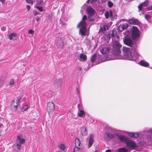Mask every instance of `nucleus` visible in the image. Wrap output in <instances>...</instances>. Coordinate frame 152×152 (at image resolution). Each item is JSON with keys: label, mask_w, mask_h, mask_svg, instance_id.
Returning a JSON list of instances; mask_svg holds the SVG:
<instances>
[{"label": "nucleus", "mask_w": 152, "mask_h": 152, "mask_svg": "<svg viewBox=\"0 0 152 152\" xmlns=\"http://www.w3.org/2000/svg\"><path fill=\"white\" fill-rule=\"evenodd\" d=\"M102 31H103V28H102Z\"/></svg>", "instance_id": "nucleus-58"}, {"label": "nucleus", "mask_w": 152, "mask_h": 152, "mask_svg": "<svg viewBox=\"0 0 152 152\" xmlns=\"http://www.w3.org/2000/svg\"><path fill=\"white\" fill-rule=\"evenodd\" d=\"M33 13L35 15L39 14V13H38L36 10H34L33 11Z\"/></svg>", "instance_id": "nucleus-42"}, {"label": "nucleus", "mask_w": 152, "mask_h": 152, "mask_svg": "<svg viewBox=\"0 0 152 152\" xmlns=\"http://www.w3.org/2000/svg\"><path fill=\"white\" fill-rule=\"evenodd\" d=\"M79 104L77 105L78 108V112L77 113L78 115L80 117H84L85 116L84 111L83 110H80Z\"/></svg>", "instance_id": "nucleus-17"}, {"label": "nucleus", "mask_w": 152, "mask_h": 152, "mask_svg": "<svg viewBox=\"0 0 152 152\" xmlns=\"http://www.w3.org/2000/svg\"><path fill=\"white\" fill-rule=\"evenodd\" d=\"M96 57V55L94 54L91 58V61L92 62H94V61H95Z\"/></svg>", "instance_id": "nucleus-32"}, {"label": "nucleus", "mask_w": 152, "mask_h": 152, "mask_svg": "<svg viewBox=\"0 0 152 152\" xmlns=\"http://www.w3.org/2000/svg\"><path fill=\"white\" fill-rule=\"evenodd\" d=\"M89 137L88 144V148H89L91 146L94 142L93 135H89Z\"/></svg>", "instance_id": "nucleus-15"}, {"label": "nucleus", "mask_w": 152, "mask_h": 152, "mask_svg": "<svg viewBox=\"0 0 152 152\" xmlns=\"http://www.w3.org/2000/svg\"><path fill=\"white\" fill-rule=\"evenodd\" d=\"M0 1H1V2L2 3V4H4V3L5 2V0H0Z\"/></svg>", "instance_id": "nucleus-44"}, {"label": "nucleus", "mask_w": 152, "mask_h": 152, "mask_svg": "<svg viewBox=\"0 0 152 152\" xmlns=\"http://www.w3.org/2000/svg\"><path fill=\"white\" fill-rule=\"evenodd\" d=\"M140 64L141 66L145 67L148 66L149 65L148 63L143 60L140 61Z\"/></svg>", "instance_id": "nucleus-25"}, {"label": "nucleus", "mask_w": 152, "mask_h": 152, "mask_svg": "<svg viewBox=\"0 0 152 152\" xmlns=\"http://www.w3.org/2000/svg\"><path fill=\"white\" fill-rule=\"evenodd\" d=\"M94 152H98V151L97 150H96Z\"/></svg>", "instance_id": "nucleus-54"}, {"label": "nucleus", "mask_w": 152, "mask_h": 152, "mask_svg": "<svg viewBox=\"0 0 152 152\" xmlns=\"http://www.w3.org/2000/svg\"><path fill=\"white\" fill-rule=\"evenodd\" d=\"M83 12V11H82V10H81V13H82V12Z\"/></svg>", "instance_id": "nucleus-56"}, {"label": "nucleus", "mask_w": 152, "mask_h": 152, "mask_svg": "<svg viewBox=\"0 0 152 152\" xmlns=\"http://www.w3.org/2000/svg\"><path fill=\"white\" fill-rule=\"evenodd\" d=\"M145 18L147 20L149 21L150 19H151V16L149 14H145Z\"/></svg>", "instance_id": "nucleus-29"}, {"label": "nucleus", "mask_w": 152, "mask_h": 152, "mask_svg": "<svg viewBox=\"0 0 152 152\" xmlns=\"http://www.w3.org/2000/svg\"><path fill=\"white\" fill-rule=\"evenodd\" d=\"M1 29L2 31H4L6 30V27L4 26H2L1 28Z\"/></svg>", "instance_id": "nucleus-41"}, {"label": "nucleus", "mask_w": 152, "mask_h": 152, "mask_svg": "<svg viewBox=\"0 0 152 152\" xmlns=\"http://www.w3.org/2000/svg\"><path fill=\"white\" fill-rule=\"evenodd\" d=\"M20 101V99H18L13 100L11 103V107L12 110H16Z\"/></svg>", "instance_id": "nucleus-7"}, {"label": "nucleus", "mask_w": 152, "mask_h": 152, "mask_svg": "<svg viewBox=\"0 0 152 152\" xmlns=\"http://www.w3.org/2000/svg\"><path fill=\"white\" fill-rule=\"evenodd\" d=\"M58 148L64 152H66L67 151L66 147L64 144H61L59 145L58 146Z\"/></svg>", "instance_id": "nucleus-21"}, {"label": "nucleus", "mask_w": 152, "mask_h": 152, "mask_svg": "<svg viewBox=\"0 0 152 152\" xmlns=\"http://www.w3.org/2000/svg\"><path fill=\"white\" fill-rule=\"evenodd\" d=\"M129 26V25L127 23H124L120 25L118 27L119 31L121 32L125 29H126Z\"/></svg>", "instance_id": "nucleus-12"}, {"label": "nucleus", "mask_w": 152, "mask_h": 152, "mask_svg": "<svg viewBox=\"0 0 152 152\" xmlns=\"http://www.w3.org/2000/svg\"><path fill=\"white\" fill-rule=\"evenodd\" d=\"M26 8H27V9L28 10V11H29V10L30 9V6L28 5H27L26 6Z\"/></svg>", "instance_id": "nucleus-43"}, {"label": "nucleus", "mask_w": 152, "mask_h": 152, "mask_svg": "<svg viewBox=\"0 0 152 152\" xmlns=\"http://www.w3.org/2000/svg\"><path fill=\"white\" fill-rule=\"evenodd\" d=\"M118 138L121 141L123 142H125V143H126V142L128 139V138L127 137L125 136L122 135L118 136Z\"/></svg>", "instance_id": "nucleus-19"}, {"label": "nucleus", "mask_w": 152, "mask_h": 152, "mask_svg": "<svg viewBox=\"0 0 152 152\" xmlns=\"http://www.w3.org/2000/svg\"><path fill=\"white\" fill-rule=\"evenodd\" d=\"M86 20L88 21L91 20V19L89 18V16L88 18L87 19L86 16L85 15L83 17L82 20L77 25V27H80L79 33L80 35L82 36L84 35L88 36L89 34V30H87L86 27L87 23L85 21Z\"/></svg>", "instance_id": "nucleus-2"}, {"label": "nucleus", "mask_w": 152, "mask_h": 152, "mask_svg": "<svg viewBox=\"0 0 152 152\" xmlns=\"http://www.w3.org/2000/svg\"><path fill=\"white\" fill-rule=\"evenodd\" d=\"M122 45L117 41H115L112 42V55H110V58H108L110 60L115 59H120L124 58L128 60L136 61V58L134 53H132L130 49L124 47L123 50L124 53V57H123L121 55V51L120 48Z\"/></svg>", "instance_id": "nucleus-1"}, {"label": "nucleus", "mask_w": 152, "mask_h": 152, "mask_svg": "<svg viewBox=\"0 0 152 152\" xmlns=\"http://www.w3.org/2000/svg\"><path fill=\"white\" fill-rule=\"evenodd\" d=\"M113 5V3L111 1H109L108 2V5L109 7H111Z\"/></svg>", "instance_id": "nucleus-34"}, {"label": "nucleus", "mask_w": 152, "mask_h": 152, "mask_svg": "<svg viewBox=\"0 0 152 152\" xmlns=\"http://www.w3.org/2000/svg\"><path fill=\"white\" fill-rule=\"evenodd\" d=\"M87 56L86 55L82 53L80 54L79 59L81 61H85L87 59Z\"/></svg>", "instance_id": "nucleus-23"}, {"label": "nucleus", "mask_w": 152, "mask_h": 152, "mask_svg": "<svg viewBox=\"0 0 152 152\" xmlns=\"http://www.w3.org/2000/svg\"><path fill=\"white\" fill-rule=\"evenodd\" d=\"M147 132L149 134V133H152V130H149L147 131Z\"/></svg>", "instance_id": "nucleus-45"}, {"label": "nucleus", "mask_w": 152, "mask_h": 152, "mask_svg": "<svg viewBox=\"0 0 152 152\" xmlns=\"http://www.w3.org/2000/svg\"><path fill=\"white\" fill-rule=\"evenodd\" d=\"M25 1L27 3L33 5V1L32 0H25Z\"/></svg>", "instance_id": "nucleus-37"}, {"label": "nucleus", "mask_w": 152, "mask_h": 152, "mask_svg": "<svg viewBox=\"0 0 152 152\" xmlns=\"http://www.w3.org/2000/svg\"><path fill=\"white\" fill-rule=\"evenodd\" d=\"M36 19L37 21H39L40 20V18L39 17H37Z\"/></svg>", "instance_id": "nucleus-47"}, {"label": "nucleus", "mask_w": 152, "mask_h": 152, "mask_svg": "<svg viewBox=\"0 0 152 152\" xmlns=\"http://www.w3.org/2000/svg\"><path fill=\"white\" fill-rule=\"evenodd\" d=\"M87 13L90 16H92L94 13V10L91 7H88L86 9Z\"/></svg>", "instance_id": "nucleus-14"}, {"label": "nucleus", "mask_w": 152, "mask_h": 152, "mask_svg": "<svg viewBox=\"0 0 152 152\" xmlns=\"http://www.w3.org/2000/svg\"><path fill=\"white\" fill-rule=\"evenodd\" d=\"M28 33L30 34H33L34 33V31L32 29H30L28 31Z\"/></svg>", "instance_id": "nucleus-39"}, {"label": "nucleus", "mask_w": 152, "mask_h": 152, "mask_svg": "<svg viewBox=\"0 0 152 152\" xmlns=\"http://www.w3.org/2000/svg\"><path fill=\"white\" fill-rule=\"evenodd\" d=\"M55 110L54 104L52 102H49L47 104V110L49 114L53 113Z\"/></svg>", "instance_id": "nucleus-6"}, {"label": "nucleus", "mask_w": 152, "mask_h": 152, "mask_svg": "<svg viewBox=\"0 0 152 152\" xmlns=\"http://www.w3.org/2000/svg\"><path fill=\"white\" fill-rule=\"evenodd\" d=\"M122 20L128 22L131 24L138 25L139 23V22L137 19L134 18H132L128 20L123 19Z\"/></svg>", "instance_id": "nucleus-8"}, {"label": "nucleus", "mask_w": 152, "mask_h": 152, "mask_svg": "<svg viewBox=\"0 0 152 152\" xmlns=\"http://www.w3.org/2000/svg\"><path fill=\"white\" fill-rule=\"evenodd\" d=\"M111 36L112 37H113L114 36V32H112V34H111Z\"/></svg>", "instance_id": "nucleus-48"}, {"label": "nucleus", "mask_w": 152, "mask_h": 152, "mask_svg": "<svg viewBox=\"0 0 152 152\" xmlns=\"http://www.w3.org/2000/svg\"><path fill=\"white\" fill-rule=\"evenodd\" d=\"M15 81L14 79H11L9 82V85H12L14 84Z\"/></svg>", "instance_id": "nucleus-35"}, {"label": "nucleus", "mask_w": 152, "mask_h": 152, "mask_svg": "<svg viewBox=\"0 0 152 152\" xmlns=\"http://www.w3.org/2000/svg\"><path fill=\"white\" fill-rule=\"evenodd\" d=\"M1 80L0 79V84H1Z\"/></svg>", "instance_id": "nucleus-53"}, {"label": "nucleus", "mask_w": 152, "mask_h": 152, "mask_svg": "<svg viewBox=\"0 0 152 152\" xmlns=\"http://www.w3.org/2000/svg\"><path fill=\"white\" fill-rule=\"evenodd\" d=\"M73 152H74V151H73Z\"/></svg>", "instance_id": "nucleus-59"}, {"label": "nucleus", "mask_w": 152, "mask_h": 152, "mask_svg": "<svg viewBox=\"0 0 152 152\" xmlns=\"http://www.w3.org/2000/svg\"><path fill=\"white\" fill-rule=\"evenodd\" d=\"M104 15L106 18H108L109 17H112V12L111 10L107 11L104 14Z\"/></svg>", "instance_id": "nucleus-24"}, {"label": "nucleus", "mask_w": 152, "mask_h": 152, "mask_svg": "<svg viewBox=\"0 0 152 152\" xmlns=\"http://www.w3.org/2000/svg\"><path fill=\"white\" fill-rule=\"evenodd\" d=\"M64 42L63 40L60 38H58L57 39V47L58 48L62 49L64 46Z\"/></svg>", "instance_id": "nucleus-10"}, {"label": "nucleus", "mask_w": 152, "mask_h": 152, "mask_svg": "<svg viewBox=\"0 0 152 152\" xmlns=\"http://www.w3.org/2000/svg\"><path fill=\"white\" fill-rule=\"evenodd\" d=\"M2 125V124L0 122V127Z\"/></svg>", "instance_id": "nucleus-50"}, {"label": "nucleus", "mask_w": 152, "mask_h": 152, "mask_svg": "<svg viewBox=\"0 0 152 152\" xmlns=\"http://www.w3.org/2000/svg\"><path fill=\"white\" fill-rule=\"evenodd\" d=\"M28 107L27 105H26L25 106H24L22 108V111H24L26 110H27L28 109Z\"/></svg>", "instance_id": "nucleus-31"}, {"label": "nucleus", "mask_w": 152, "mask_h": 152, "mask_svg": "<svg viewBox=\"0 0 152 152\" xmlns=\"http://www.w3.org/2000/svg\"><path fill=\"white\" fill-rule=\"evenodd\" d=\"M80 132L81 134L83 136H86L88 134L87 132L86 128L84 126L82 127L81 128Z\"/></svg>", "instance_id": "nucleus-20"}, {"label": "nucleus", "mask_w": 152, "mask_h": 152, "mask_svg": "<svg viewBox=\"0 0 152 152\" xmlns=\"http://www.w3.org/2000/svg\"><path fill=\"white\" fill-rule=\"evenodd\" d=\"M150 13H151V14H152V12H150Z\"/></svg>", "instance_id": "nucleus-57"}, {"label": "nucleus", "mask_w": 152, "mask_h": 152, "mask_svg": "<svg viewBox=\"0 0 152 152\" xmlns=\"http://www.w3.org/2000/svg\"><path fill=\"white\" fill-rule=\"evenodd\" d=\"M17 143L16 147L18 149H20L21 146V145L19 143H18V142H17Z\"/></svg>", "instance_id": "nucleus-38"}, {"label": "nucleus", "mask_w": 152, "mask_h": 152, "mask_svg": "<svg viewBox=\"0 0 152 152\" xmlns=\"http://www.w3.org/2000/svg\"><path fill=\"white\" fill-rule=\"evenodd\" d=\"M109 51L110 49L108 48H104L101 50V52L102 54L105 55V57L107 60L108 58H109V56L107 55V54L109 53Z\"/></svg>", "instance_id": "nucleus-9"}, {"label": "nucleus", "mask_w": 152, "mask_h": 152, "mask_svg": "<svg viewBox=\"0 0 152 152\" xmlns=\"http://www.w3.org/2000/svg\"><path fill=\"white\" fill-rule=\"evenodd\" d=\"M105 152H111L110 150H107Z\"/></svg>", "instance_id": "nucleus-49"}, {"label": "nucleus", "mask_w": 152, "mask_h": 152, "mask_svg": "<svg viewBox=\"0 0 152 152\" xmlns=\"http://www.w3.org/2000/svg\"><path fill=\"white\" fill-rule=\"evenodd\" d=\"M55 152H62L61 151H56Z\"/></svg>", "instance_id": "nucleus-52"}, {"label": "nucleus", "mask_w": 152, "mask_h": 152, "mask_svg": "<svg viewBox=\"0 0 152 152\" xmlns=\"http://www.w3.org/2000/svg\"><path fill=\"white\" fill-rule=\"evenodd\" d=\"M75 147L73 149L74 152H75L76 149V150L77 151H79L80 150L82 149V144L78 138H76L75 140Z\"/></svg>", "instance_id": "nucleus-5"}, {"label": "nucleus", "mask_w": 152, "mask_h": 152, "mask_svg": "<svg viewBox=\"0 0 152 152\" xmlns=\"http://www.w3.org/2000/svg\"><path fill=\"white\" fill-rule=\"evenodd\" d=\"M126 144L128 148L132 149H134L137 147V144L134 141L129 139L126 142Z\"/></svg>", "instance_id": "nucleus-4"}, {"label": "nucleus", "mask_w": 152, "mask_h": 152, "mask_svg": "<svg viewBox=\"0 0 152 152\" xmlns=\"http://www.w3.org/2000/svg\"><path fill=\"white\" fill-rule=\"evenodd\" d=\"M149 1H148L146 0L144 2L138 6V8L141 11L142 8L143 6L145 7L148 5Z\"/></svg>", "instance_id": "nucleus-16"}, {"label": "nucleus", "mask_w": 152, "mask_h": 152, "mask_svg": "<svg viewBox=\"0 0 152 152\" xmlns=\"http://www.w3.org/2000/svg\"><path fill=\"white\" fill-rule=\"evenodd\" d=\"M109 27L108 26L106 25H104L103 26V30L105 31L106 30H107L109 29Z\"/></svg>", "instance_id": "nucleus-33"}, {"label": "nucleus", "mask_w": 152, "mask_h": 152, "mask_svg": "<svg viewBox=\"0 0 152 152\" xmlns=\"http://www.w3.org/2000/svg\"><path fill=\"white\" fill-rule=\"evenodd\" d=\"M98 0H88L87 1V3L88 4L90 3L91 4H93L94 2H96Z\"/></svg>", "instance_id": "nucleus-30"}, {"label": "nucleus", "mask_w": 152, "mask_h": 152, "mask_svg": "<svg viewBox=\"0 0 152 152\" xmlns=\"http://www.w3.org/2000/svg\"><path fill=\"white\" fill-rule=\"evenodd\" d=\"M57 85L58 86H61L63 83V80L61 78L58 79L56 81Z\"/></svg>", "instance_id": "nucleus-28"}, {"label": "nucleus", "mask_w": 152, "mask_h": 152, "mask_svg": "<svg viewBox=\"0 0 152 152\" xmlns=\"http://www.w3.org/2000/svg\"><path fill=\"white\" fill-rule=\"evenodd\" d=\"M116 37H117V39H118L119 38V36H116Z\"/></svg>", "instance_id": "nucleus-51"}, {"label": "nucleus", "mask_w": 152, "mask_h": 152, "mask_svg": "<svg viewBox=\"0 0 152 152\" xmlns=\"http://www.w3.org/2000/svg\"><path fill=\"white\" fill-rule=\"evenodd\" d=\"M128 151V150L127 149L124 147L120 148L118 150V152H127Z\"/></svg>", "instance_id": "nucleus-26"}, {"label": "nucleus", "mask_w": 152, "mask_h": 152, "mask_svg": "<svg viewBox=\"0 0 152 152\" xmlns=\"http://www.w3.org/2000/svg\"><path fill=\"white\" fill-rule=\"evenodd\" d=\"M124 132L127 134L128 135L132 138H137L139 136V134L137 132Z\"/></svg>", "instance_id": "nucleus-11"}, {"label": "nucleus", "mask_w": 152, "mask_h": 152, "mask_svg": "<svg viewBox=\"0 0 152 152\" xmlns=\"http://www.w3.org/2000/svg\"><path fill=\"white\" fill-rule=\"evenodd\" d=\"M124 43L126 45L131 46L133 44L132 40L129 38H126L124 39Z\"/></svg>", "instance_id": "nucleus-13"}, {"label": "nucleus", "mask_w": 152, "mask_h": 152, "mask_svg": "<svg viewBox=\"0 0 152 152\" xmlns=\"http://www.w3.org/2000/svg\"><path fill=\"white\" fill-rule=\"evenodd\" d=\"M132 38L134 39H138L140 36V31L138 28L133 26L132 31Z\"/></svg>", "instance_id": "nucleus-3"}, {"label": "nucleus", "mask_w": 152, "mask_h": 152, "mask_svg": "<svg viewBox=\"0 0 152 152\" xmlns=\"http://www.w3.org/2000/svg\"><path fill=\"white\" fill-rule=\"evenodd\" d=\"M36 7L40 12H42L44 11V10L43 9V8L42 7L37 6Z\"/></svg>", "instance_id": "nucleus-36"}, {"label": "nucleus", "mask_w": 152, "mask_h": 152, "mask_svg": "<svg viewBox=\"0 0 152 152\" xmlns=\"http://www.w3.org/2000/svg\"><path fill=\"white\" fill-rule=\"evenodd\" d=\"M114 137V135L111 134L106 133L105 134L104 138L107 140H109Z\"/></svg>", "instance_id": "nucleus-18"}, {"label": "nucleus", "mask_w": 152, "mask_h": 152, "mask_svg": "<svg viewBox=\"0 0 152 152\" xmlns=\"http://www.w3.org/2000/svg\"><path fill=\"white\" fill-rule=\"evenodd\" d=\"M129 31H126L125 33H124V34L125 35H127L128 34H129Z\"/></svg>", "instance_id": "nucleus-46"}, {"label": "nucleus", "mask_w": 152, "mask_h": 152, "mask_svg": "<svg viewBox=\"0 0 152 152\" xmlns=\"http://www.w3.org/2000/svg\"><path fill=\"white\" fill-rule=\"evenodd\" d=\"M77 92H78V93H79V91H77Z\"/></svg>", "instance_id": "nucleus-55"}, {"label": "nucleus", "mask_w": 152, "mask_h": 152, "mask_svg": "<svg viewBox=\"0 0 152 152\" xmlns=\"http://www.w3.org/2000/svg\"><path fill=\"white\" fill-rule=\"evenodd\" d=\"M18 140L19 141V143L21 144H23L25 142V140L23 138H22L20 136H18L17 137Z\"/></svg>", "instance_id": "nucleus-27"}, {"label": "nucleus", "mask_w": 152, "mask_h": 152, "mask_svg": "<svg viewBox=\"0 0 152 152\" xmlns=\"http://www.w3.org/2000/svg\"><path fill=\"white\" fill-rule=\"evenodd\" d=\"M17 36V34L15 33H11L8 36V38L10 40H12L14 39Z\"/></svg>", "instance_id": "nucleus-22"}, {"label": "nucleus", "mask_w": 152, "mask_h": 152, "mask_svg": "<svg viewBox=\"0 0 152 152\" xmlns=\"http://www.w3.org/2000/svg\"><path fill=\"white\" fill-rule=\"evenodd\" d=\"M146 10L147 11L152 10V6H150L146 8Z\"/></svg>", "instance_id": "nucleus-40"}]
</instances>
